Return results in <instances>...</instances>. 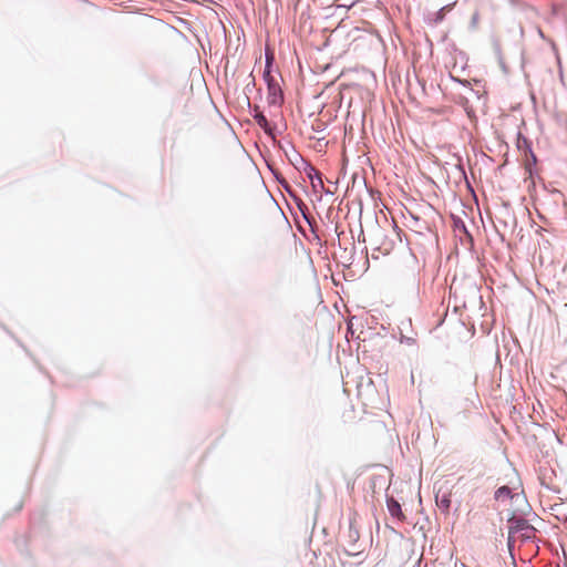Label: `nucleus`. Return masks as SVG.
<instances>
[{
    "label": "nucleus",
    "instance_id": "nucleus-5",
    "mask_svg": "<svg viewBox=\"0 0 567 567\" xmlns=\"http://www.w3.org/2000/svg\"><path fill=\"white\" fill-rule=\"evenodd\" d=\"M271 58L267 56V69L265 70L264 78L268 83V89L271 94H276L277 91H280V87L275 82V80L270 75L269 66H270Z\"/></svg>",
    "mask_w": 567,
    "mask_h": 567
},
{
    "label": "nucleus",
    "instance_id": "nucleus-7",
    "mask_svg": "<svg viewBox=\"0 0 567 567\" xmlns=\"http://www.w3.org/2000/svg\"><path fill=\"white\" fill-rule=\"evenodd\" d=\"M513 497V493H512V488H509L508 486L504 485V486H501L496 492H495V498L496 501H506L508 498H512Z\"/></svg>",
    "mask_w": 567,
    "mask_h": 567
},
{
    "label": "nucleus",
    "instance_id": "nucleus-6",
    "mask_svg": "<svg viewBox=\"0 0 567 567\" xmlns=\"http://www.w3.org/2000/svg\"><path fill=\"white\" fill-rule=\"evenodd\" d=\"M436 504L437 506L444 511V512H449L450 509V506H451V498H450V495L446 494V493H443V494H440L437 493L436 494Z\"/></svg>",
    "mask_w": 567,
    "mask_h": 567
},
{
    "label": "nucleus",
    "instance_id": "nucleus-1",
    "mask_svg": "<svg viewBox=\"0 0 567 567\" xmlns=\"http://www.w3.org/2000/svg\"><path fill=\"white\" fill-rule=\"evenodd\" d=\"M401 229L394 224L390 228L378 226L371 234L372 250L382 256L391 254L398 241H401Z\"/></svg>",
    "mask_w": 567,
    "mask_h": 567
},
{
    "label": "nucleus",
    "instance_id": "nucleus-9",
    "mask_svg": "<svg viewBox=\"0 0 567 567\" xmlns=\"http://www.w3.org/2000/svg\"><path fill=\"white\" fill-rule=\"evenodd\" d=\"M477 20H478V14H477V13H475V14L473 16V23H475V24H476V23H477Z\"/></svg>",
    "mask_w": 567,
    "mask_h": 567
},
{
    "label": "nucleus",
    "instance_id": "nucleus-8",
    "mask_svg": "<svg viewBox=\"0 0 567 567\" xmlns=\"http://www.w3.org/2000/svg\"><path fill=\"white\" fill-rule=\"evenodd\" d=\"M255 120L257 122V124L262 127V128H267L268 126V120L266 118V116L262 114V113H257L255 115Z\"/></svg>",
    "mask_w": 567,
    "mask_h": 567
},
{
    "label": "nucleus",
    "instance_id": "nucleus-2",
    "mask_svg": "<svg viewBox=\"0 0 567 567\" xmlns=\"http://www.w3.org/2000/svg\"><path fill=\"white\" fill-rule=\"evenodd\" d=\"M511 532L513 534H519L523 539H532L536 535V529L525 519L520 518L512 522Z\"/></svg>",
    "mask_w": 567,
    "mask_h": 567
},
{
    "label": "nucleus",
    "instance_id": "nucleus-3",
    "mask_svg": "<svg viewBox=\"0 0 567 567\" xmlns=\"http://www.w3.org/2000/svg\"><path fill=\"white\" fill-rule=\"evenodd\" d=\"M303 171H305L307 177L311 181L313 188L317 187L316 179L318 181V184L321 187L323 186V182H322L320 172L317 171L311 164H306V167Z\"/></svg>",
    "mask_w": 567,
    "mask_h": 567
},
{
    "label": "nucleus",
    "instance_id": "nucleus-4",
    "mask_svg": "<svg viewBox=\"0 0 567 567\" xmlns=\"http://www.w3.org/2000/svg\"><path fill=\"white\" fill-rule=\"evenodd\" d=\"M386 505H388L389 513L393 517H396L401 522L405 519V515L403 514V512L401 509V505L399 504L398 501H395L393 497H391L388 499Z\"/></svg>",
    "mask_w": 567,
    "mask_h": 567
}]
</instances>
